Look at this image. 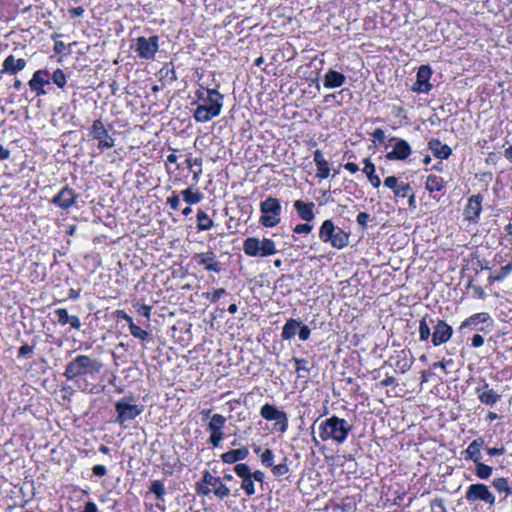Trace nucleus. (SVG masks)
<instances>
[{"mask_svg": "<svg viewBox=\"0 0 512 512\" xmlns=\"http://www.w3.org/2000/svg\"><path fill=\"white\" fill-rule=\"evenodd\" d=\"M225 293L226 290L224 288H219L214 290L212 293H205L204 297L210 300L212 303H215Z\"/></svg>", "mask_w": 512, "mask_h": 512, "instance_id": "3c124183", "label": "nucleus"}, {"mask_svg": "<svg viewBox=\"0 0 512 512\" xmlns=\"http://www.w3.org/2000/svg\"><path fill=\"white\" fill-rule=\"evenodd\" d=\"M249 456V450L246 447L229 450L221 455V460L227 464H234L244 460Z\"/></svg>", "mask_w": 512, "mask_h": 512, "instance_id": "a878e982", "label": "nucleus"}, {"mask_svg": "<svg viewBox=\"0 0 512 512\" xmlns=\"http://www.w3.org/2000/svg\"><path fill=\"white\" fill-rule=\"evenodd\" d=\"M181 195L186 203L189 205L196 204L201 201L202 194L198 191L193 192L191 188H187L181 192Z\"/></svg>", "mask_w": 512, "mask_h": 512, "instance_id": "4c0bfd02", "label": "nucleus"}, {"mask_svg": "<svg viewBox=\"0 0 512 512\" xmlns=\"http://www.w3.org/2000/svg\"><path fill=\"white\" fill-rule=\"evenodd\" d=\"M195 94L198 103L193 117L197 122L206 123L221 114L224 95L218 90L201 86Z\"/></svg>", "mask_w": 512, "mask_h": 512, "instance_id": "f257e3e1", "label": "nucleus"}, {"mask_svg": "<svg viewBox=\"0 0 512 512\" xmlns=\"http://www.w3.org/2000/svg\"><path fill=\"white\" fill-rule=\"evenodd\" d=\"M428 148L438 159H448L452 154V149L447 144H443L439 139H431L428 142Z\"/></svg>", "mask_w": 512, "mask_h": 512, "instance_id": "5701e85b", "label": "nucleus"}, {"mask_svg": "<svg viewBox=\"0 0 512 512\" xmlns=\"http://www.w3.org/2000/svg\"><path fill=\"white\" fill-rule=\"evenodd\" d=\"M133 402V397H124L116 402V422L119 423L121 426H123L127 421L134 420L143 412L144 407L142 405H136Z\"/></svg>", "mask_w": 512, "mask_h": 512, "instance_id": "423d86ee", "label": "nucleus"}, {"mask_svg": "<svg viewBox=\"0 0 512 512\" xmlns=\"http://www.w3.org/2000/svg\"><path fill=\"white\" fill-rule=\"evenodd\" d=\"M129 331L132 336H134L135 338H138L140 340L144 341L149 338V333L147 331L143 330L142 328H140L135 323H131V325H129Z\"/></svg>", "mask_w": 512, "mask_h": 512, "instance_id": "a19ab883", "label": "nucleus"}, {"mask_svg": "<svg viewBox=\"0 0 512 512\" xmlns=\"http://www.w3.org/2000/svg\"><path fill=\"white\" fill-rule=\"evenodd\" d=\"M432 512H447L444 500L442 498H435L431 501Z\"/></svg>", "mask_w": 512, "mask_h": 512, "instance_id": "8fccbe9b", "label": "nucleus"}, {"mask_svg": "<svg viewBox=\"0 0 512 512\" xmlns=\"http://www.w3.org/2000/svg\"><path fill=\"white\" fill-rule=\"evenodd\" d=\"M312 226L309 224H298L294 228V232L297 234H308L312 231Z\"/></svg>", "mask_w": 512, "mask_h": 512, "instance_id": "052dcab7", "label": "nucleus"}, {"mask_svg": "<svg viewBox=\"0 0 512 512\" xmlns=\"http://www.w3.org/2000/svg\"><path fill=\"white\" fill-rule=\"evenodd\" d=\"M51 79H52L53 83L56 84L57 87L61 88V89L65 87L66 82H67L64 72L59 68L53 72Z\"/></svg>", "mask_w": 512, "mask_h": 512, "instance_id": "79ce46f5", "label": "nucleus"}, {"mask_svg": "<svg viewBox=\"0 0 512 512\" xmlns=\"http://www.w3.org/2000/svg\"><path fill=\"white\" fill-rule=\"evenodd\" d=\"M479 401L487 406H493L501 399V395L495 390L481 392L477 395Z\"/></svg>", "mask_w": 512, "mask_h": 512, "instance_id": "72a5a7b5", "label": "nucleus"}, {"mask_svg": "<svg viewBox=\"0 0 512 512\" xmlns=\"http://www.w3.org/2000/svg\"><path fill=\"white\" fill-rule=\"evenodd\" d=\"M102 367L100 360L87 355H78L66 365L63 375L67 380H73L78 376L98 374Z\"/></svg>", "mask_w": 512, "mask_h": 512, "instance_id": "7ed1b4c3", "label": "nucleus"}, {"mask_svg": "<svg viewBox=\"0 0 512 512\" xmlns=\"http://www.w3.org/2000/svg\"><path fill=\"white\" fill-rule=\"evenodd\" d=\"M393 141L395 142V145L392 151L386 154V158L388 160H406L412 154V149L409 143L404 139L391 137L390 142Z\"/></svg>", "mask_w": 512, "mask_h": 512, "instance_id": "dca6fc26", "label": "nucleus"}, {"mask_svg": "<svg viewBox=\"0 0 512 512\" xmlns=\"http://www.w3.org/2000/svg\"><path fill=\"white\" fill-rule=\"evenodd\" d=\"M512 272V262L508 263L505 266H502L499 271L494 274H490L489 280L492 282H500L504 280L510 273Z\"/></svg>", "mask_w": 512, "mask_h": 512, "instance_id": "e433bc0d", "label": "nucleus"}, {"mask_svg": "<svg viewBox=\"0 0 512 512\" xmlns=\"http://www.w3.org/2000/svg\"><path fill=\"white\" fill-rule=\"evenodd\" d=\"M261 463L265 467H273L274 466V453L271 449H265L260 454Z\"/></svg>", "mask_w": 512, "mask_h": 512, "instance_id": "c03bdc74", "label": "nucleus"}, {"mask_svg": "<svg viewBox=\"0 0 512 512\" xmlns=\"http://www.w3.org/2000/svg\"><path fill=\"white\" fill-rule=\"evenodd\" d=\"M34 351V346H30L28 344H24L22 345L19 349H18V356L19 357H25L29 354H32Z\"/></svg>", "mask_w": 512, "mask_h": 512, "instance_id": "680f3d73", "label": "nucleus"}, {"mask_svg": "<svg viewBox=\"0 0 512 512\" xmlns=\"http://www.w3.org/2000/svg\"><path fill=\"white\" fill-rule=\"evenodd\" d=\"M483 196L480 194L473 195L468 199V203L464 209V218L469 222H477L482 211Z\"/></svg>", "mask_w": 512, "mask_h": 512, "instance_id": "6ab92c4d", "label": "nucleus"}, {"mask_svg": "<svg viewBox=\"0 0 512 512\" xmlns=\"http://www.w3.org/2000/svg\"><path fill=\"white\" fill-rule=\"evenodd\" d=\"M475 464V475L481 479V480H486L488 478L491 477L492 473H493V468L487 464H484L482 461H479L478 463H474Z\"/></svg>", "mask_w": 512, "mask_h": 512, "instance_id": "f704fd0d", "label": "nucleus"}, {"mask_svg": "<svg viewBox=\"0 0 512 512\" xmlns=\"http://www.w3.org/2000/svg\"><path fill=\"white\" fill-rule=\"evenodd\" d=\"M351 430V424L345 419L333 415L320 423L319 436L323 441L333 440L342 444L347 440Z\"/></svg>", "mask_w": 512, "mask_h": 512, "instance_id": "f03ea898", "label": "nucleus"}, {"mask_svg": "<svg viewBox=\"0 0 512 512\" xmlns=\"http://www.w3.org/2000/svg\"><path fill=\"white\" fill-rule=\"evenodd\" d=\"M202 481L210 486L217 498L222 500L230 495V489L222 482L221 478L213 476L208 470L204 471Z\"/></svg>", "mask_w": 512, "mask_h": 512, "instance_id": "2eb2a0df", "label": "nucleus"}, {"mask_svg": "<svg viewBox=\"0 0 512 512\" xmlns=\"http://www.w3.org/2000/svg\"><path fill=\"white\" fill-rule=\"evenodd\" d=\"M364 168H363V172L366 174L367 177L375 174V165L370 161V158H365L364 159Z\"/></svg>", "mask_w": 512, "mask_h": 512, "instance_id": "6e6d98bb", "label": "nucleus"}, {"mask_svg": "<svg viewBox=\"0 0 512 512\" xmlns=\"http://www.w3.org/2000/svg\"><path fill=\"white\" fill-rule=\"evenodd\" d=\"M493 488L500 494H504L503 500L512 495V486L509 479L505 477L494 478L492 481Z\"/></svg>", "mask_w": 512, "mask_h": 512, "instance_id": "c756f323", "label": "nucleus"}, {"mask_svg": "<svg viewBox=\"0 0 512 512\" xmlns=\"http://www.w3.org/2000/svg\"><path fill=\"white\" fill-rule=\"evenodd\" d=\"M226 418L221 414H214L211 417L210 422L207 425V430L210 433V437L208 442L214 446L218 447L221 441L224 439L223 428L225 427Z\"/></svg>", "mask_w": 512, "mask_h": 512, "instance_id": "9b49d317", "label": "nucleus"}, {"mask_svg": "<svg viewBox=\"0 0 512 512\" xmlns=\"http://www.w3.org/2000/svg\"><path fill=\"white\" fill-rule=\"evenodd\" d=\"M487 454L491 457H494V456H499V455H503L505 452H506V449L505 447H500V448H485Z\"/></svg>", "mask_w": 512, "mask_h": 512, "instance_id": "0e129e2a", "label": "nucleus"}, {"mask_svg": "<svg viewBox=\"0 0 512 512\" xmlns=\"http://www.w3.org/2000/svg\"><path fill=\"white\" fill-rule=\"evenodd\" d=\"M425 188L430 192H438L444 188L443 178L436 175H429L425 182Z\"/></svg>", "mask_w": 512, "mask_h": 512, "instance_id": "473e14b6", "label": "nucleus"}, {"mask_svg": "<svg viewBox=\"0 0 512 512\" xmlns=\"http://www.w3.org/2000/svg\"><path fill=\"white\" fill-rule=\"evenodd\" d=\"M243 251L250 257H261L260 239L256 237H248L244 240Z\"/></svg>", "mask_w": 512, "mask_h": 512, "instance_id": "cd10ccee", "label": "nucleus"}, {"mask_svg": "<svg viewBox=\"0 0 512 512\" xmlns=\"http://www.w3.org/2000/svg\"><path fill=\"white\" fill-rule=\"evenodd\" d=\"M310 334H311L310 328L307 325H304L301 323L300 328L298 329V335H299L300 340H302V341L308 340L310 337Z\"/></svg>", "mask_w": 512, "mask_h": 512, "instance_id": "603ef678", "label": "nucleus"}, {"mask_svg": "<svg viewBox=\"0 0 512 512\" xmlns=\"http://www.w3.org/2000/svg\"><path fill=\"white\" fill-rule=\"evenodd\" d=\"M150 492L155 494L158 500H164V496L166 494L165 486L162 481L154 480L151 482Z\"/></svg>", "mask_w": 512, "mask_h": 512, "instance_id": "58836bf2", "label": "nucleus"}, {"mask_svg": "<svg viewBox=\"0 0 512 512\" xmlns=\"http://www.w3.org/2000/svg\"><path fill=\"white\" fill-rule=\"evenodd\" d=\"M261 257H267L277 253L275 242L271 239L264 238L260 240Z\"/></svg>", "mask_w": 512, "mask_h": 512, "instance_id": "c9c22d12", "label": "nucleus"}, {"mask_svg": "<svg viewBox=\"0 0 512 512\" xmlns=\"http://www.w3.org/2000/svg\"><path fill=\"white\" fill-rule=\"evenodd\" d=\"M54 314L56 315L57 321L60 325L64 326V325L68 324L70 315L68 314L67 309L58 308L54 311Z\"/></svg>", "mask_w": 512, "mask_h": 512, "instance_id": "49530a36", "label": "nucleus"}, {"mask_svg": "<svg viewBox=\"0 0 512 512\" xmlns=\"http://www.w3.org/2000/svg\"><path fill=\"white\" fill-rule=\"evenodd\" d=\"M314 206L315 205L313 202L306 203L302 200H296L294 202V208L297 211L299 217L306 222H311L314 220V218H315V214L313 212Z\"/></svg>", "mask_w": 512, "mask_h": 512, "instance_id": "b1692460", "label": "nucleus"}, {"mask_svg": "<svg viewBox=\"0 0 512 512\" xmlns=\"http://www.w3.org/2000/svg\"><path fill=\"white\" fill-rule=\"evenodd\" d=\"M493 327V319L487 312H479L466 318L459 326V331L465 329L478 330L480 332L488 333Z\"/></svg>", "mask_w": 512, "mask_h": 512, "instance_id": "6e6552de", "label": "nucleus"}, {"mask_svg": "<svg viewBox=\"0 0 512 512\" xmlns=\"http://www.w3.org/2000/svg\"><path fill=\"white\" fill-rule=\"evenodd\" d=\"M293 361L296 364V372L298 373L299 377H302V375L300 374L301 371H305V372H309L310 371V368L307 366L308 365V361L306 359H301V358L294 357Z\"/></svg>", "mask_w": 512, "mask_h": 512, "instance_id": "de8ad7c7", "label": "nucleus"}, {"mask_svg": "<svg viewBox=\"0 0 512 512\" xmlns=\"http://www.w3.org/2000/svg\"><path fill=\"white\" fill-rule=\"evenodd\" d=\"M413 364V359H408L405 355L404 356H398V360L396 361V368L401 373H406L410 370L411 366Z\"/></svg>", "mask_w": 512, "mask_h": 512, "instance_id": "ea45409f", "label": "nucleus"}, {"mask_svg": "<svg viewBox=\"0 0 512 512\" xmlns=\"http://www.w3.org/2000/svg\"><path fill=\"white\" fill-rule=\"evenodd\" d=\"M167 204L172 210H178L180 206V199L178 194L173 192L172 196L167 199Z\"/></svg>", "mask_w": 512, "mask_h": 512, "instance_id": "864d4df0", "label": "nucleus"}, {"mask_svg": "<svg viewBox=\"0 0 512 512\" xmlns=\"http://www.w3.org/2000/svg\"><path fill=\"white\" fill-rule=\"evenodd\" d=\"M158 36H151L149 38L139 37L136 40L135 51L140 58L152 59L158 51Z\"/></svg>", "mask_w": 512, "mask_h": 512, "instance_id": "f8f14e48", "label": "nucleus"}, {"mask_svg": "<svg viewBox=\"0 0 512 512\" xmlns=\"http://www.w3.org/2000/svg\"><path fill=\"white\" fill-rule=\"evenodd\" d=\"M196 219L198 231H207L214 226L213 220L203 210H198Z\"/></svg>", "mask_w": 512, "mask_h": 512, "instance_id": "2f4dec72", "label": "nucleus"}, {"mask_svg": "<svg viewBox=\"0 0 512 512\" xmlns=\"http://www.w3.org/2000/svg\"><path fill=\"white\" fill-rule=\"evenodd\" d=\"M92 472H93V475H95L97 477H103L107 474V469L104 465L98 464L92 468Z\"/></svg>", "mask_w": 512, "mask_h": 512, "instance_id": "69168bd1", "label": "nucleus"}, {"mask_svg": "<svg viewBox=\"0 0 512 512\" xmlns=\"http://www.w3.org/2000/svg\"><path fill=\"white\" fill-rule=\"evenodd\" d=\"M78 194L69 186H64L51 200L50 203L55 206L68 210L76 204Z\"/></svg>", "mask_w": 512, "mask_h": 512, "instance_id": "ddd939ff", "label": "nucleus"}, {"mask_svg": "<svg viewBox=\"0 0 512 512\" xmlns=\"http://www.w3.org/2000/svg\"><path fill=\"white\" fill-rule=\"evenodd\" d=\"M195 488L198 494H202L205 496L209 495L212 492L210 486L208 484L203 483V481H201V483H196Z\"/></svg>", "mask_w": 512, "mask_h": 512, "instance_id": "5fc2aeb1", "label": "nucleus"}, {"mask_svg": "<svg viewBox=\"0 0 512 512\" xmlns=\"http://www.w3.org/2000/svg\"><path fill=\"white\" fill-rule=\"evenodd\" d=\"M50 83L49 72L44 69L37 70L34 72L32 78L29 80L28 85L30 89H36L37 85L45 86Z\"/></svg>", "mask_w": 512, "mask_h": 512, "instance_id": "7c9ffc66", "label": "nucleus"}, {"mask_svg": "<svg viewBox=\"0 0 512 512\" xmlns=\"http://www.w3.org/2000/svg\"><path fill=\"white\" fill-rule=\"evenodd\" d=\"M357 223L362 226L363 228L367 227L368 222L370 221V215L366 212H360L357 215Z\"/></svg>", "mask_w": 512, "mask_h": 512, "instance_id": "13d9d810", "label": "nucleus"}, {"mask_svg": "<svg viewBox=\"0 0 512 512\" xmlns=\"http://www.w3.org/2000/svg\"><path fill=\"white\" fill-rule=\"evenodd\" d=\"M301 321L298 319L290 318L286 321L282 328L281 337L283 340H292L298 333Z\"/></svg>", "mask_w": 512, "mask_h": 512, "instance_id": "bb28decb", "label": "nucleus"}, {"mask_svg": "<svg viewBox=\"0 0 512 512\" xmlns=\"http://www.w3.org/2000/svg\"><path fill=\"white\" fill-rule=\"evenodd\" d=\"M484 338L480 334H475L471 339V345L474 348H479L483 346Z\"/></svg>", "mask_w": 512, "mask_h": 512, "instance_id": "774afa93", "label": "nucleus"}, {"mask_svg": "<svg viewBox=\"0 0 512 512\" xmlns=\"http://www.w3.org/2000/svg\"><path fill=\"white\" fill-rule=\"evenodd\" d=\"M412 192V187L409 183L400 182L397 188L393 191L396 197L405 198Z\"/></svg>", "mask_w": 512, "mask_h": 512, "instance_id": "37998d69", "label": "nucleus"}, {"mask_svg": "<svg viewBox=\"0 0 512 512\" xmlns=\"http://www.w3.org/2000/svg\"><path fill=\"white\" fill-rule=\"evenodd\" d=\"M289 472V467L286 464V458H284V461L278 465H274L272 467V473L276 477H281L286 475Z\"/></svg>", "mask_w": 512, "mask_h": 512, "instance_id": "a18cd8bd", "label": "nucleus"}, {"mask_svg": "<svg viewBox=\"0 0 512 512\" xmlns=\"http://www.w3.org/2000/svg\"><path fill=\"white\" fill-rule=\"evenodd\" d=\"M435 321L429 316L425 315L419 321V339L420 341H427L432 337L431 325L433 326Z\"/></svg>", "mask_w": 512, "mask_h": 512, "instance_id": "c85d7f7f", "label": "nucleus"}, {"mask_svg": "<svg viewBox=\"0 0 512 512\" xmlns=\"http://www.w3.org/2000/svg\"><path fill=\"white\" fill-rule=\"evenodd\" d=\"M432 75V70L428 65H421L418 68L416 81L413 84L412 90L417 93H428L432 85L430 84V78Z\"/></svg>", "mask_w": 512, "mask_h": 512, "instance_id": "f3484780", "label": "nucleus"}, {"mask_svg": "<svg viewBox=\"0 0 512 512\" xmlns=\"http://www.w3.org/2000/svg\"><path fill=\"white\" fill-rule=\"evenodd\" d=\"M151 310H152L151 306L146 305V304H141V305H139L137 312L149 320L151 317Z\"/></svg>", "mask_w": 512, "mask_h": 512, "instance_id": "bf43d9fd", "label": "nucleus"}, {"mask_svg": "<svg viewBox=\"0 0 512 512\" xmlns=\"http://www.w3.org/2000/svg\"><path fill=\"white\" fill-rule=\"evenodd\" d=\"M317 166V174L316 176L320 179H326L328 178L329 176V173H330V169H329V164L327 161L321 163V164H318L316 165Z\"/></svg>", "mask_w": 512, "mask_h": 512, "instance_id": "09e8293b", "label": "nucleus"}, {"mask_svg": "<svg viewBox=\"0 0 512 512\" xmlns=\"http://www.w3.org/2000/svg\"><path fill=\"white\" fill-rule=\"evenodd\" d=\"M260 212L262 213L259 222L264 227H274L280 223L281 204L278 199L268 197L260 204Z\"/></svg>", "mask_w": 512, "mask_h": 512, "instance_id": "39448f33", "label": "nucleus"}, {"mask_svg": "<svg viewBox=\"0 0 512 512\" xmlns=\"http://www.w3.org/2000/svg\"><path fill=\"white\" fill-rule=\"evenodd\" d=\"M234 472L242 479L241 488L246 495L252 496L256 493L255 482L250 476V467L245 463H239L234 466Z\"/></svg>", "mask_w": 512, "mask_h": 512, "instance_id": "a211bd4d", "label": "nucleus"}, {"mask_svg": "<svg viewBox=\"0 0 512 512\" xmlns=\"http://www.w3.org/2000/svg\"><path fill=\"white\" fill-rule=\"evenodd\" d=\"M485 441L482 437L474 439L464 451V458L478 463L482 460L481 449L484 447Z\"/></svg>", "mask_w": 512, "mask_h": 512, "instance_id": "412c9836", "label": "nucleus"}, {"mask_svg": "<svg viewBox=\"0 0 512 512\" xmlns=\"http://www.w3.org/2000/svg\"><path fill=\"white\" fill-rule=\"evenodd\" d=\"M26 66V60L23 58L16 59L13 55H9L3 62V72L15 75L23 70Z\"/></svg>", "mask_w": 512, "mask_h": 512, "instance_id": "393cba45", "label": "nucleus"}, {"mask_svg": "<svg viewBox=\"0 0 512 512\" xmlns=\"http://www.w3.org/2000/svg\"><path fill=\"white\" fill-rule=\"evenodd\" d=\"M319 238L329 243L333 248L343 249L349 244V234L342 228L334 225L331 219L325 220L319 229Z\"/></svg>", "mask_w": 512, "mask_h": 512, "instance_id": "20e7f679", "label": "nucleus"}, {"mask_svg": "<svg viewBox=\"0 0 512 512\" xmlns=\"http://www.w3.org/2000/svg\"><path fill=\"white\" fill-rule=\"evenodd\" d=\"M160 72L161 73L164 72L163 77L166 78L167 80L171 81V82L177 80V75H176V72H175L174 68H171V69L163 68Z\"/></svg>", "mask_w": 512, "mask_h": 512, "instance_id": "e2e57ef3", "label": "nucleus"}, {"mask_svg": "<svg viewBox=\"0 0 512 512\" xmlns=\"http://www.w3.org/2000/svg\"><path fill=\"white\" fill-rule=\"evenodd\" d=\"M262 418L268 421H275L274 429L285 433L288 429V417L284 411L278 410L274 405L264 404L260 409Z\"/></svg>", "mask_w": 512, "mask_h": 512, "instance_id": "1a4fd4ad", "label": "nucleus"}, {"mask_svg": "<svg viewBox=\"0 0 512 512\" xmlns=\"http://www.w3.org/2000/svg\"><path fill=\"white\" fill-rule=\"evenodd\" d=\"M195 259L197 264L204 266V269L208 272L219 273L222 270L221 262L217 260L212 251L196 254Z\"/></svg>", "mask_w": 512, "mask_h": 512, "instance_id": "aec40b11", "label": "nucleus"}, {"mask_svg": "<svg viewBox=\"0 0 512 512\" xmlns=\"http://www.w3.org/2000/svg\"><path fill=\"white\" fill-rule=\"evenodd\" d=\"M399 184L400 182L398 181V178L395 176H389L384 180V185L387 188L391 189L392 191H394Z\"/></svg>", "mask_w": 512, "mask_h": 512, "instance_id": "4d7b16f0", "label": "nucleus"}, {"mask_svg": "<svg viewBox=\"0 0 512 512\" xmlns=\"http://www.w3.org/2000/svg\"><path fill=\"white\" fill-rule=\"evenodd\" d=\"M465 499L470 503L482 501L490 507L494 506L496 503L495 495L484 483H474L468 486L465 492Z\"/></svg>", "mask_w": 512, "mask_h": 512, "instance_id": "0eeeda50", "label": "nucleus"}, {"mask_svg": "<svg viewBox=\"0 0 512 512\" xmlns=\"http://www.w3.org/2000/svg\"><path fill=\"white\" fill-rule=\"evenodd\" d=\"M453 335V328L442 319H437L433 325L432 344L439 346L448 342Z\"/></svg>", "mask_w": 512, "mask_h": 512, "instance_id": "4468645a", "label": "nucleus"}, {"mask_svg": "<svg viewBox=\"0 0 512 512\" xmlns=\"http://www.w3.org/2000/svg\"><path fill=\"white\" fill-rule=\"evenodd\" d=\"M346 77L343 73L330 69L324 75L323 85L325 88L334 89L344 85Z\"/></svg>", "mask_w": 512, "mask_h": 512, "instance_id": "4be33fe9", "label": "nucleus"}, {"mask_svg": "<svg viewBox=\"0 0 512 512\" xmlns=\"http://www.w3.org/2000/svg\"><path fill=\"white\" fill-rule=\"evenodd\" d=\"M493 390L486 380H482L477 387H475V394L478 395L481 392H487Z\"/></svg>", "mask_w": 512, "mask_h": 512, "instance_id": "338daca9", "label": "nucleus"}, {"mask_svg": "<svg viewBox=\"0 0 512 512\" xmlns=\"http://www.w3.org/2000/svg\"><path fill=\"white\" fill-rule=\"evenodd\" d=\"M90 135L98 140V149L101 151L112 148L115 145V139L108 133L103 122L100 119L93 121L90 128Z\"/></svg>", "mask_w": 512, "mask_h": 512, "instance_id": "9d476101", "label": "nucleus"}]
</instances>
